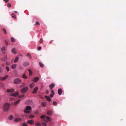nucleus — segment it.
Masks as SVG:
<instances>
[{
	"label": "nucleus",
	"mask_w": 126,
	"mask_h": 126,
	"mask_svg": "<svg viewBox=\"0 0 126 126\" xmlns=\"http://www.w3.org/2000/svg\"><path fill=\"white\" fill-rule=\"evenodd\" d=\"M46 93L47 94H48V91L47 90L46 91Z\"/></svg>",
	"instance_id": "nucleus-53"
},
{
	"label": "nucleus",
	"mask_w": 126,
	"mask_h": 126,
	"mask_svg": "<svg viewBox=\"0 0 126 126\" xmlns=\"http://www.w3.org/2000/svg\"><path fill=\"white\" fill-rule=\"evenodd\" d=\"M22 126H28L25 123L23 124Z\"/></svg>",
	"instance_id": "nucleus-41"
},
{
	"label": "nucleus",
	"mask_w": 126,
	"mask_h": 126,
	"mask_svg": "<svg viewBox=\"0 0 126 126\" xmlns=\"http://www.w3.org/2000/svg\"><path fill=\"white\" fill-rule=\"evenodd\" d=\"M21 80L19 78L15 79L14 81V83L16 84H19L21 83Z\"/></svg>",
	"instance_id": "nucleus-4"
},
{
	"label": "nucleus",
	"mask_w": 126,
	"mask_h": 126,
	"mask_svg": "<svg viewBox=\"0 0 126 126\" xmlns=\"http://www.w3.org/2000/svg\"><path fill=\"white\" fill-rule=\"evenodd\" d=\"M38 88L37 87H35L34 89L32 92L33 94H35L36 93V92L38 91Z\"/></svg>",
	"instance_id": "nucleus-8"
},
{
	"label": "nucleus",
	"mask_w": 126,
	"mask_h": 126,
	"mask_svg": "<svg viewBox=\"0 0 126 126\" xmlns=\"http://www.w3.org/2000/svg\"><path fill=\"white\" fill-rule=\"evenodd\" d=\"M20 99H19L17 101L15 102L14 103V105H17L18 104V103L20 102Z\"/></svg>",
	"instance_id": "nucleus-18"
},
{
	"label": "nucleus",
	"mask_w": 126,
	"mask_h": 126,
	"mask_svg": "<svg viewBox=\"0 0 126 126\" xmlns=\"http://www.w3.org/2000/svg\"><path fill=\"white\" fill-rule=\"evenodd\" d=\"M22 78L24 79H26L27 78V77L25 76V74H24L23 75Z\"/></svg>",
	"instance_id": "nucleus-29"
},
{
	"label": "nucleus",
	"mask_w": 126,
	"mask_h": 126,
	"mask_svg": "<svg viewBox=\"0 0 126 126\" xmlns=\"http://www.w3.org/2000/svg\"><path fill=\"white\" fill-rule=\"evenodd\" d=\"M29 63L28 62H25L23 63V65L24 66H27L29 65Z\"/></svg>",
	"instance_id": "nucleus-11"
},
{
	"label": "nucleus",
	"mask_w": 126,
	"mask_h": 126,
	"mask_svg": "<svg viewBox=\"0 0 126 126\" xmlns=\"http://www.w3.org/2000/svg\"><path fill=\"white\" fill-rule=\"evenodd\" d=\"M27 56H29V57H30L31 56L30 54H29V53L27 54Z\"/></svg>",
	"instance_id": "nucleus-49"
},
{
	"label": "nucleus",
	"mask_w": 126,
	"mask_h": 126,
	"mask_svg": "<svg viewBox=\"0 0 126 126\" xmlns=\"http://www.w3.org/2000/svg\"><path fill=\"white\" fill-rule=\"evenodd\" d=\"M8 6V7H10L11 6V4L10 3H8L7 5Z\"/></svg>",
	"instance_id": "nucleus-43"
},
{
	"label": "nucleus",
	"mask_w": 126,
	"mask_h": 126,
	"mask_svg": "<svg viewBox=\"0 0 126 126\" xmlns=\"http://www.w3.org/2000/svg\"><path fill=\"white\" fill-rule=\"evenodd\" d=\"M8 64V63H6V65H7Z\"/></svg>",
	"instance_id": "nucleus-57"
},
{
	"label": "nucleus",
	"mask_w": 126,
	"mask_h": 126,
	"mask_svg": "<svg viewBox=\"0 0 126 126\" xmlns=\"http://www.w3.org/2000/svg\"><path fill=\"white\" fill-rule=\"evenodd\" d=\"M1 50L3 54H5V46H3L2 47L1 49Z\"/></svg>",
	"instance_id": "nucleus-9"
},
{
	"label": "nucleus",
	"mask_w": 126,
	"mask_h": 126,
	"mask_svg": "<svg viewBox=\"0 0 126 126\" xmlns=\"http://www.w3.org/2000/svg\"><path fill=\"white\" fill-rule=\"evenodd\" d=\"M6 45H8V43L6 41Z\"/></svg>",
	"instance_id": "nucleus-50"
},
{
	"label": "nucleus",
	"mask_w": 126,
	"mask_h": 126,
	"mask_svg": "<svg viewBox=\"0 0 126 126\" xmlns=\"http://www.w3.org/2000/svg\"><path fill=\"white\" fill-rule=\"evenodd\" d=\"M6 2H8L9 0H4Z\"/></svg>",
	"instance_id": "nucleus-48"
},
{
	"label": "nucleus",
	"mask_w": 126,
	"mask_h": 126,
	"mask_svg": "<svg viewBox=\"0 0 126 126\" xmlns=\"http://www.w3.org/2000/svg\"><path fill=\"white\" fill-rule=\"evenodd\" d=\"M34 83H31L30 85V88H33L34 86Z\"/></svg>",
	"instance_id": "nucleus-16"
},
{
	"label": "nucleus",
	"mask_w": 126,
	"mask_h": 126,
	"mask_svg": "<svg viewBox=\"0 0 126 126\" xmlns=\"http://www.w3.org/2000/svg\"><path fill=\"white\" fill-rule=\"evenodd\" d=\"M9 76L8 75H6L4 77L2 78L1 79L2 81L5 80L6 79H7L8 78Z\"/></svg>",
	"instance_id": "nucleus-12"
},
{
	"label": "nucleus",
	"mask_w": 126,
	"mask_h": 126,
	"mask_svg": "<svg viewBox=\"0 0 126 126\" xmlns=\"http://www.w3.org/2000/svg\"><path fill=\"white\" fill-rule=\"evenodd\" d=\"M13 118V117L12 115H10L9 117V119L10 120H12Z\"/></svg>",
	"instance_id": "nucleus-28"
},
{
	"label": "nucleus",
	"mask_w": 126,
	"mask_h": 126,
	"mask_svg": "<svg viewBox=\"0 0 126 126\" xmlns=\"http://www.w3.org/2000/svg\"><path fill=\"white\" fill-rule=\"evenodd\" d=\"M10 104L8 103H6L3 105V109L4 111H7L9 109Z\"/></svg>",
	"instance_id": "nucleus-1"
},
{
	"label": "nucleus",
	"mask_w": 126,
	"mask_h": 126,
	"mask_svg": "<svg viewBox=\"0 0 126 126\" xmlns=\"http://www.w3.org/2000/svg\"><path fill=\"white\" fill-rule=\"evenodd\" d=\"M34 122V120L33 119L29 120L27 121V123L30 124H32Z\"/></svg>",
	"instance_id": "nucleus-7"
},
{
	"label": "nucleus",
	"mask_w": 126,
	"mask_h": 126,
	"mask_svg": "<svg viewBox=\"0 0 126 126\" xmlns=\"http://www.w3.org/2000/svg\"><path fill=\"white\" fill-rule=\"evenodd\" d=\"M12 42H15V40L13 37H11V38Z\"/></svg>",
	"instance_id": "nucleus-26"
},
{
	"label": "nucleus",
	"mask_w": 126,
	"mask_h": 126,
	"mask_svg": "<svg viewBox=\"0 0 126 126\" xmlns=\"http://www.w3.org/2000/svg\"><path fill=\"white\" fill-rule=\"evenodd\" d=\"M22 84V85L20 86V87L21 88L23 87H24L25 85L26 84L25 83H23Z\"/></svg>",
	"instance_id": "nucleus-25"
},
{
	"label": "nucleus",
	"mask_w": 126,
	"mask_h": 126,
	"mask_svg": "<svg viewBox=\"0 0 126 126\" xmlns=\"http://www.w3.org/2000/svg\"><path fill=\"white\" fill-rule=\"evenodd\" d=\"M23 68L21 66H20L19 67V69L21 70H23Z\"/></svg>",
	"instance_id": "nucleus-45"
},
{
	"label": "nucleus",
	"mask_w": 126,
	"mask_h": 126,
	"mask_svg": "<svg viewBox=\"0 0 126 126\" xmlns=\"http://www.w3.org/2000/svg\"><path fill=\"white\" fill-rule=\"evenodd\" d=\"M58 94L59 95H61L62 94V91L61 88L59 89L58 91Z\"/></svg>",
	"instance_id": "nucleus-10"
},
{
	"label": "nucleus",
	"mask_w": 126,
	"mask_h": 126,
	"mask_svg": "<svg viewBox=\"0 0 126 126\" xmlns=\"http://www.w3.org/2000/svg\"><path fill=\"white\" fill-rule=\"evenodd\" d=\"M28 88L27 87H25L20 90V92L22 93H25L28 91Z\"/></svg>",
	"instance_id": "nucleus-5"
},
{
	"label": "nucleus",
	"mask_w": 126,
	"mask_h": 126,
	"mask_svg": "<svg viewBox=\"0 0 126 126\" xmlns=\"http://www.w3.org/2000/svg\"><path fill=\"white\" fill-rule=\"evenodd\" d=\"M21 120V119L20 118H17L15 119L14 121L16 122L20 121Z\"/></svg>",
	"instance_id": "nucleus-13"
},
{
	"label": "nucleus",
	"mask_w": 126,
	"mask_h": 126,
	"mask_svg": "<svg viewBox=\"0 0 126 126\" xmlns=\"http://www.w3.org/2000/svg\"><path fill=\"white\" fill-rule=\"evenodd\" d=\"M40 118L42 119H44L45 117V115H43L40 117Z\"/></svg>",
	"instance_id": "nucleus-37"
},
{
	"label": "nucleus",
	"mask_w": 126,
	"mask_h": 126,
	"mask_svg": "<svg viewBox=\"0 0 126 126\" xmlns=\"http://www.w3.org/2000/svg\"><path fill=\"white\" fill-rule=\"evenodd\" d=\"M29 75H32V71L30 69L29 70Z\"/></svg>",
	"instance_id": "nucleus-35"
},
{
	"label": "nucleus",
	"mask_w": 126,
	"mask_h": 126,
	"mask_svg": "<svg viewBox=\"0 0 126 126\" xmlns=\"http://www.w3.org/2000/svg\"><path fill=\"white\" fill-rule=\"evenodd\" d=\"M24 94H23L22 95H19L18 96V97L19 98H21L22 97H23L24 96Z\"/></svg>",
	"instance_id": "nucleus-40"
},
{
	"label": "nucleus",
	"mask_w": 126,
	"mask_h": 126,
	"mask_svg": "<svg viewBox=\"0 0 126 126\" xmlns=\"http://www.w3.org/2000/svg\"><path fill=\"white\" fill-rule=\"evenodd\" d=\"M8 64V63H6V65H7Z\"/></svg>",
	"instance_id": "nucleus-56"
},
{
	"label": "nucleus",
	"mask_w": 126,
	"mask_h": 126,
	"mask_svg": "<svg viewBox=\"0 0 126 126\" xmlns=\"http://www.w3.org/2000/svg\"><path fill=\"white\" fill-rule=\"evenodd\" d=\"M7 92L8 93L9 92H14V90L13 89H11L7 90Z\"/></svg>",
	"instance_id": "nucleus-15"
},
{
	"label": "nucleus",
	"mask_w": 126,
	"mask_h": 126,
	"mask_svg": "<svg viewBox=\"0 0 126 126\" xmlns=\"http://www.w3.org/2000/svg\"><path fill=\"white\" fill-rule=\"evenodd\" d=\"M14 99V98H11L10 99V100L11 101H12Z\"/></svg>",
	"instance_id": "nucleus-47"
},
{
	"label": "nucleus",
	"mask_w": 126,
	"mask_h": 126,
	"mask_svg": "<svg viewBox=\"0 0 126 126\" xmlns=\"http://www.w3.org/2000/svg\"><path fill=\"white\" fill-rule=\"evenodd\" d=\"M53 105H55V101H54L53 102Z\"/></svg>",
	"instance_id": "nucleus-51"
},
{
	"label": "nucleus",
	"mask_w": 126,
	"mask_h": 126,
	"mask_svg": "<svg viewBox=\"0 0 126 126\" xmlns=\"http://www.w3.org/2000/svg\"><path fill=\"white\" fill-rule=\"evenodd\" d=\"M2 69L1 67H0V73H1L2 72Z\"/></svg>",
	"instance_id": "nucleus-44"
},
{
	"label": "nucleus",
	"mask_w": 126,
	"mask_h": 126,
	"mask_svg": "<svg viewBox=\"0 0 126 126\" xmlns=\"http://www.w3.org/2000/svg\"><path fill=\"white\" fill-rule=\"evenodd\" d=\"M14 12V13H17V12L16 11H15Z\"/></svg>",
	"instance_id": "nucleus-54"
},
{
	"label": "nucleus",
	"mask_w": 126,
	"mask_h": 126,
	"mask_svg": "<svg viewBox=\"0 0 126 126\" xmlns=\"http://www.w3.org/2000/svg\"><path fill=\"white\" fill-rule=\"evenodd\" d=\"M40 24L39 22L38 21H36V23L34 24V25H39Z\"/></svg>",
	"instance_id": "nucleus-38"
},
{
	"label": "nucleus",
	"mask_w": 126,
	"mask_h": 126,
	"mask_svg": "<svg viewBox=\"0 0 126 126\" xmlns=\"http://www.w3.org/2000/svg\"><path fill=\"white\" fill-rule=\"evenodd\" d=\"M43 40L42 39H41L40 40V42L41 43L43 42Z\"/></svg>",
	"instance_id": "nucleus-46"
},
{
	"label": "nucleus",
	"mask_w": 126,
	"mask_h": 126,
	"mask_svg": "<svg viewBox=\"0 0 126 126\" xmlns=\"http://www.w3.org/2000/svg\"><path fill=\"white\" fill-rule=\"evenodd\" d=\"M46 98L49 101H51L50 98L49 96H45Z\"/></svg>",
	"instance_id": "nucleus-14"
},
{
	"label": "nucleus",
	"mask_w": 126,
	"mask_h": 126,
	"mask_svg": "<svg viewBox=\"0 0 126 126\" xmlns=\"http://www.w3.org/2000/svg\"><path fill=\"white\" fill-rule=\"evenodd\" d=\"M16 64H14L12 65L11 68L12 69H15L16 68Z\"/></svg>",
	"instance_id": "nucleus-20"
},
{
	"label": "nucleus",
	"mask_w": 126,
	"mask_h": 126,
	"mask_svg": "<svg viewBox=\"0 0 126 126\" xmlns=\"http://www.w3.org/2000/svg\"><path fill=\"white\" fill-rule=\"evenodd\" d=\"M55 85L54 84H50L49 86V87L51 89V92L52 94L50 95V96L51 97H52L53 95L54 94V92L52 89L53 88Z\"/></svg>",
	"instance_id": "nucleus-2"
},
{
	"label": "nucleus",
	"mask_w": 126,
	"mask_h": 126,
	"mask_svg": "<svg viewBox=\"0 0 126 126\" xmlns=\"http://www.w3.org/2000/svg\"><path fill=\"white\" fill-rule=\"evenodd\" d=\"M41 124L39 123H37L35 125L36 126H41Z\"/></svg>",
	"instance_id": "nucleus-31"
},
{
	"label": "nucleus",
	"mask_w": 126,
	"mask_h": 126,
	"mask_svg": "<svg viewBox=\"0 0 126 126\" xmlns=\"http://www.w3.org/2000/svg\"><path fill=\"white\" fill-rule=\"evenodd\" d=\"M12 17L14 18H16V17L15 16V15L14 13H12Z\"/></svg>",
	"instance_id": "nucleus-30"
},
{
	"label": "nucleus",
	"mask_w": 126,
	"mask_h": 126,
	"mask_svg": "<svg viewBox=\"0 0 126 126\" xmlns=\"http://www.w3.org/2000/svg\"><path fill=\"white\" fill-rule=\"evenodd\" d=\"M7 59V56H6L5 57L3 58L2 60L3 61H5Z\"/></svg>",
	"instance_id": "nucleus-21"
},
{
	"label": "nucleus",
	"mask_w": 126,
	"mask_h": 126,
	"mask_svg": "<svg viewBox=\"0 0 126 126\" xmlns=\"http://www.w3.org/2000/svg\"><path fill=\"white\" fill-rule=\"evenodd\" d=\"M19 93L18 92H16L15 93H12L10 94V95L13 96H16L18 95Z\"/></svg>",
	"instance_id": "nucleus-6"
},
{
	"label": "nucleus",
	"mask_w": 126,
	"mask_h": 126,
	"mask_svg": "<svg viewBox=\"0 0 126 126\" xmlns=\"http://www.w3.org/2000/svg\"><path fill=\"white\" fill-rule=\"evenodd\" d=\"M18 60V58L17 57H16L15 58L14 60V62L16 63L17 62Z\"/></svg>",
	"instance_id": "nucleus-24"
},
{
	"label": "nucleus",
	"mask_w": 126,
	"mask_h": 126,
	"mask_svg": "<svg viewBox=\"0 0 126 126\" xmlns=\"http://www.w3.org/2000/svg\"><path fill=\"white\" fill-rule=\"evenodd\" d=\"M6 69L7 72H8L9 71V68L8 66H6Z\"/></svg>",
	"instance_id": "nucleus-34"
},
{
	"label": "nucleus",
	"mask_w": 126,
	"mask_h": 126,
	"mask_svg": "<svg viewBox=\"0 0 126 126\" xmlns=\"http://www.w3.org/2000/svg\"><path fill=\"white\" fill-rule=\"evenodd\" d=\"M12 52L15 54H16V52L15 51V48H13L12 50Z\"/></svg>",
	"instance_id": "nucleus-19"
},
{
	"label": "nucleus",
	"mask_w": 126,
	"mask_h": 126,
	"mask_svg": "<svg viewBox=\"0 0 126 126\" xmlns=\"http://www.w3.org/2000/svg\"><path fill=\"white\" fill-rule=\"evenodd\" d=\"M55 104H56H56H57V103H56V102Z\"/></svg>",
	"instance_id": "nucleus-58"
},
{
	"label": "nucleus",
	"mask_w": 126,
	"mask_h": 126,
	"mask_svg": "<svg viewBox=\"0 0 126 126\" xmlns=\"http://www.w3.org/2000/svg\"><path fill=\"white\" fill-rule=\"evenodd\" d=\"M2 31L5 34H7L6 31L5 29H2Z\"/></svg>",
	"instance_id": "nucleus-32"
},
{
	"label": "nucleus",
	"mask_w": 126,
	"mask_h": 126,
	"mask_svg": "<svg viewBox=\"0 0 126 126\" xmlns=\"http://www.w3.org/2000/svg\"><path fill=\"white\" fill-rule=\"evenodd\" d=\"M42 126H46L47 124L46 123L44 122H43L42 123Z\"/></svg>",
	"instance_id": "nucleus-33"
},
{
	"label": "nucleus",
	"mask_w": 126,
	"mask_h": 126,
	"mask_svg": "<svg viewBox=\"0 0 126 126\" xmlns=\"http://www.w3.org/2000/svg\"><path fill=\"white\" fill-rule=\"evenodd\" d=\"M41 47H39L38 49V50H40L41 49Z\"/></svg>",
	"instance_id": "nucleus-42"
},
{
	"label": "nucleus",
	"mask_w": 126,
	"mask_h": 126,
	"mask_svg": "<svg viewBox=\"0 0 126 126\" xmlns=\"http://www.w3.org/2000/svg\"><path fill=\"white\" fill-rule=\"evenodd\" d=\"M47 113L48 115H50L52 114V112L50 110H48L47 111Z\"/></svg>",
	"instance_id": "nucleus-23"
},
{
	"label": "nucleus",
	"mask_w": 126,
	"mask_h": 126,
	"mask_svg": "<svg viewBox=\"0 0 126 126\" xmlns=\"http://www.w3.org/2000/svg\"><path fill=\"white\" fill-rule=\"evenodd\" d=\"M34 117V116L32 115H31L29 116V117L30 118H33Z\"/></svg>",
	"instance_id": "nucleus-39"
},
{
	"label": "nucleus",
	"mask_w": 126,
	"mask_h": 126,
	"mask_svg": "<svg viewBox=\"0 0 126 126\" xmlns=\"http://www.w3.org/2000/svg\"><path fill=\"white\" fill-rule=\"evenodd\" d=\"M39 78L37 77H35L33 80V81L35 82H36L37 81L39 80Z\"/></svg>",
	"instance_id": "nucleus-17"
},
{
	"label": "nucleus",
	"mask_w": 126,
	"mask_h": 126,
	"mask_svg": "<svg viewBox=\"0 0 126 126\" xmlns=\"http://www.w3.org/2000/svg\"><path fill=\"white\" fill-rule=\"evenodd\" d=\"M39 63L40 66L42 67H43L44 66V65L41 63L40 62Z\"/></svg>",
	"instance_id": "nucleus-36"
},
{
	"label": "nucleus",
	"mask_w": 126,
	"mask_h": 126,
	"mask_svg": "<svg viewBox=\"0 0 126 126\" xmlns=\"http://www.w3.org/2000/svg\"><path fill=\"white\" fill-rule=\"evenodd\" d=\"M39 97H40V98H43L42 96H39Z\"/></svg>",
	"instance_id": "nucleus-55"
},
{
	"label": "nucleus",
	"mask_w": 126,
	"mask_h": 126,
	"mask_svg": "<svg viewBox=\"0 0 126 126\" xmlns=\"http://www.w3.org/2000/svg\"><path fill=\"white\" fill-rule=\"evenodd\" d=\"M46 119L47 120H48L49 121H51L50 118L48 116H47L46 117Z\"/></svg>",
	"instance_id": "nucleus-27"
},
{
	"label": "nucleus",
	"mask_w": 126,
	"mask_h": 126,
	"mask_svg": "<svg viewBox=\"0 0 126 126\" xmlns=\"http://www.w3.org/2000/svg\"><path fill=\"white\" fill-rule=\"evenodd\" d=\"M44 121L45 122H46L47 123V120H44Z\"/></svg>",
	"instance_id": "nucleus-52"
},
{
	"label": "nucleus",
	"mask_w": 126,
	"mask_h": 126,
	"mask_svg": "<svg viewBox=\"0 0 126 126\" xmlns=\"http://www.w3.org/2000/svg\"><path fill=\"white\" fill-rule=\"evenodd\" d=\"M46 103L45 102H43L42 103V105L43 107H45L46 105Z\"/></svg>",
	"instance_id": "nucleus-22"
},
{
	"label": "nucleus",
	"mask_w": 126,
	"mask_h": 126,
	"mask_svg": "<svg viewBox=\"0 0 126 126\" xmlns=\"http://www.w3.org/2000/svg\"><path fill=\"white\" fill-rule=\"evenodd\" d=\"M32 110V108L30 106H27L24 110V112L25 113H29L30 112V111Z\"/></svg>",
	"instance_id": "nucleus-3"
}]
</instances>
